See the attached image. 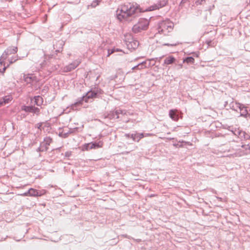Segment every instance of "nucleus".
<instances>
[{"mask_svg": "<svg viewBox=\"0 0 250 250\" xmlns=\"http://www.w3.org/2000/svg\"><path fill=\"white\" fill-rule=\"evenodd\" d=\"M167 3V1L162 0L154 4L145 9L141 8L136 3L126 2L121 5L116 11L117 18L120 21L123 20H127L130 17H135L139 16V13L147 11H151L163 7Z\"/></svg>", "mask_w": 250, "mask_h": 250, "instance_id": "1", "label": "nucleus"}, {"mask_svg": "<svg viewBox=\"0 0 250 250\" xmlns=\"http://www.w3.org/2000/svg\"><path fill=\"white\" fill-rule=\"evenodd\" d=\"M102 93V90L99 89H95L88 91L84 95L77 99V101L71 105L73 110H76L77 106L81 105L83 101L85 103L89 102L90 99L98 98L99 95Z\"/></svg>", "mask_w": 250, "mask_h": 250, "instance_id": "2", "label": "nucleus"}, {"mask_svg": "<svg viewBox=\"0 0 250 250\" xmlns=\"http://www.w3.org/2000/svg\"><path fill=\"white\" fill-rule=\"evenodd\" d=\"M173 27V23L169 20H167L160 21L158 23L157 29L158 33L167 35L172 31Z\"/></svg>", "mask_w": 250, "mask_h": 250, "instance_id": "3", "label": "nucleus"}, {"mask_svg": "<svg viewBox=\"0 0 250 250\" xmlns=\"http://www.w3.org/2000/svg\"><path fill=\"white\" fill-rule=\"evenodd\" d=\"M149 25V21L145 18H140L138 22L132 27V31L135 34L146 30Z\"/></svg>", "mask_w": 250, "mask_h": 250, "instance_id": "4", "label": "nucleus"}, {"mask_svg": "<svg viewBox=\"0 0 250 250\" xmlns=\"http://www.w3.org/2000/svg\"><path fill=\"white\" fill-rule=\"evenodd\" d=\"M103 146V143L101 141L99 142H91L89 143H86L84 144L82 146V150L83 151L84 150H89L91 149H97L100 148Z\"/></svg>", "mask_w": 250, "mask_h": 250, "instance_id": "5", "label": "nucleus"}, {"mask_svg": "<svg viewBox=\"0 0 250 250\" xmlns=\"http://www.w3.org/2000/svg\"><path fill=\"white\" fill-rule=\"evenodd\" d=\"M18 51V48L17 47H9L7 48L2 53L0 58V64L1 65H2L3 61L1 60H5L8 55L15 54L17 53Z\"/></svg>", "mask_w": 250, "mask_h": 250, "instance_id": "6", "label": "nucleus"}, {"mask_svg": "<svg viewBox=\"0 0 250 250\" xmlns=\"http://www.w3.org/2000/svg\"><path fill=\"white\" fill-rule=\"evenodd\" d=\"M46 191L44 189L37 190L33 188H30L28 190L29 196L39 197L44 195Z\"/></svg>", "mask_w": 250, "mask_h": 250, "instance_id": "7", "label": "nucleus"}, {"mask_svg": "<svg viewBox=\"0 0 250 250\" xmlns=\"http://www.w3.org/2000/svg\"><path fill=\"white\" fill-rule=\"evenodd\" d=\"M125 113L124 110L117 109L115 111L110 112L105 117L110 120L118 119L119 118V114H125Z\"/></svg>", "mask_w": 250, "mask_h": 250, "instance_id": "8", "label": "nucleus"}, {"mask_svg": "<svg viewBox=\"0 0 250 250\" xmlns=\"http://www.w3.org/2000/svg\"><path fill=\"white\" fill-rule=\"evenodd\" d=\"M80 62L75 61L62 69L63 72H68L75 69L80 64Z\"/></svg>", "mask_w": 250, "mask_h": 250, "instance_id": "9", "label": "nucleus"}, {"mask_svg": "<svg viewBox=\"0 0 250 250\" xmlns=\"http://www.w3.org/2000/svg\"><path fill=\"white\" fill-rule=\"evenodd\" d=\"M169 116L173 121H177L179 120V116L177 111L175 109H170L169 111Z\"/></svg>", "mask_w": 250, "mask_h": 250, "instance_id": "10", "label": "nucleus"}, {"mask_svg": "<svg viewBox=\"0 0 250 250\" xmlns=\"http://www.w3.org/2000/svg\"><path fill=\"white\" fill-rule=\"evenodd\" d=\"M139 42L137 40H133L126 43L127 46L129 49H136L139 46Z\"/></svg>", "mask_w": 250, "mask_h": 250, "instance_id": "11", "label": "nucleus"}, {"mask_svg": "<svg viewBox=\"0 0 250 250\" xmlns=\"http://www.w3.org/2000/svg\"><path fill=\"white\" fill-rule=\"evenodd\" d=\"M176 59L172 56L167 57L164 60L163 65L172 64L175 63Z\"/></svg>", "mask_w": 250, "mask_h": 250, "instance_id": "12", "label": "nucleus"}, {"mask_svg": "<svg viewBox=\"0 0 250 250\" xmlns=\"http://www.w3.org/2000/svg\"><path fill=\"white\" fill-rule=\"evenodd\" d=\"M144 137L143 133L131 134V138L132 139L133 141L138 142L141 139Z\"/></svg>", "mask_w": 250, "mask_h": 250, "instance_id": "13", "label": "nucleus"}, {"mask_svg": "<svg viewBox=\"0 0 250 250\" xmlns=\"http://www.w3.org/2000/svg\"><path fill=\"white\" fill-rule=\"evenodd\" d=\"M34 101L33 103L35 104L40 106L43 103V99L40 96H36L34 97L33 100H31L32 102Z\"/></svg>", "mask_w": 250, "mask_h": 250, "instance_id": "14", "label": "nucleus"}, {"mask_svg": "<svg viewBox=\"0 0 250 250\" xmlns=\"http://www.w3.org/2000/svg\"><path fill=\"white\" fill-rule=\"evenodd\" d=\"M239 107L240 110V114L241 116H245L247 115H249L248 110L247 109L246 107L244 106L243 105H241L240 104H238L237 105Z\"/></svg>", "mask_w": 250, "mask_h": 250, "instance_id": "15", "label": "nucleus"}, {"mask_svg": "<svg viewBox=\"0 0 250 250\" xmlns=\"http://www.w3.org/2000/svg\"><path fill=\"white\" fill-rule=\"evenodd\" d=\"M33 106H34L33 105H23L21 106V110L22 111H24L26 112L33 113Z\"/></svg>", "mask_w": 250, "mask_h": 250, "instance_id": "16", "label": "nucleus"}, {"mask_svg": "<svg viewBox=\"0 0 250 250\" xmlns=\"http://www.w3.org/2000/svg\"><path fill=\"white\" fill-rule=\"evenodd\" d=\"M2 102L5 104L9 103L12 100V97L10 95H7L4 96L2 98Z\"/></svg>", "mask_w": 250, "mask_h": 250, "instance_id": "17", "label": "nucleus"}, {"mask_svg": "<svg viewBox=\"0 0 250 250\" xmlns=\"http://www.w3.org/2000/svg\"><path fill=\"white\" fill-rule=\"evenodd\" d=\"M183 62L192 64L194 62V59L192 57H187L183 60Z\"/></svg>", "mask_w": 250, "mask_h": 250, "instance_id": "18", "label": "nucleus"}, {"mask_svg": "<svg viewBox=\"0 0 250 250\" xmlns=\"http://www.w3.org/2000/svg\"><path fill=\"white\" fill-rule=\"evenodd\" d=\"M23 79L24 81L28 83H31L32 81V79L29 74L24 75Z\"/></svg>", "mask_w": 250, "mask_h": 250, "instance_id": "19", "label": "nucleus"}, {"mask_svg": "<svg viewBox=\"0 0 250 250\" xmlns=\"http://www.w3.org/2000/svg\"><path fill=\"white\" fill-rule=\"evenodd\" d=\"M154 59H153V58L150 59V60H146V68L155 65V62H154L153 63H151V62H154Z\"/></svg>", "mask_w": 250, "mask_h": 250, "instance_id": "20", "label": "nucleus"}, {"mask_svg": "<svg viewBox=\"0 0 250 250\" xmlns=\"http://www.w3.org/2000/svg\"><path fill=\"white\" fill-rule=\"evenodd\" d=\"M101 0H94L91 3L90 6L92 8L96 7L98 5H99V3L101 2Z\"/></svg>", "mask_w": 250, "mask_h": 250, "instance_id": "21", "label": "nucleus"}, {"mask_svg": "<svg viewBox=\"0 0 250 250\" xmlns=\"http://www.w3.org/2000/svg\"><path fill=\"white\" fill-rule=\"evenodd\" d=\"M52 140L50 138H46L44 139V143H43V145H45V146L47 147L48 146H49L50 143L52 142Z\"/></svg>", "mask_w": 250, "mask_h": 250, "instance_id": "22", "label": "nucleus"}, {"mask_svg": "<svg viewBox=\"0 0 250 250\" xmlns=\"http://www.w3.org/2000/svg\"><path fill=\"white\" fill-rule=\"evenodd\" d=\"M60 67V65L59 64H56L54 65H53L51 66V67L50 68V71L51 72L55 71L57 70Z\"/></svg>", "mask_w": 250, "mask_h": 250, "instance_id": "23", "label": "nucleus"}, {"mask_svg": "<svg viewBox=\"0 0 250 250\" xmlns=\"http://www.w3.org/2000/svg\"><path fill=\"white\" fill-rule=\"evenodd\" d=\"M179 43H180L178 42H172L171 43H165L163 44V45H166V46H175L179 44Z\"/></svg>", "mask_w": 250, "mask_h": 250, "instance_id": "24", "label": "nucleus"}, {"mask_svg": "<svg viewBox=\"0 0 250 250\" xmlns=\"http://www.w3.org/2000/svg\"><path fill=\"white\" fill-rule=\"evenodd\" d=\"M47 149L48 147L46 146H45L44 149H43V147H42V145H41V146L37 149V151L38 152H43L47 151Z\"/></svg>", "mask_w": 250, "mask_h": 250, "instance_id": "25", "label": "nucleus"}, {"mask_svg": "<svg viewBox=\"0 0 250 250\" xmlns=\"http://www.w3.org/2000/svg\"><path fill=\"white\" fill-rule=\"evenodd\" d=\"M79 128L78 127H75L73 128H69L68 132H69V134L71 133H75L76 132L78 131Z\"/></svg>", "mask_w": 250, "mask_h": 250, "instance_id": "26", "label": "nucleus"}, {"mask_svg": "<svg viewBox=\"0 0 250 250\" xmlns=\"http://www.w3.org/2000/svg\"><path fill=\"white\" fill-rule=\"evenodd\" d=\"M146 61L140 63H139V65H140V69H144L145 68H146Z\"/></svg>", "mask_w": 250, "mask_h": 250, "instance_id": "27", "label": "nucleus"}, {"mask_svg": "<svg viewBox=\"0 0 250 250\" xmlns=\"http://www.w3.org/2000/svg\"><path fill=\"white\" fill-rule=\"evenodd\" d=\"M40 112V109L38 107H36L35 106H33V113H35L37 115L39 114Z\"/></svg>", "mask_w": 250, "mask_h": 250, "instance_id": "28", "label": "nucleus"}, {"mask_svg": "<svg viewBox=\"0 0 250 250\" xmlns=\"http://www.w3.org/2000/svg\"><path fill=\"white\" fill-rule=\"evenodd\" d=\"M115 52H116V50H115V48H112L110 50H108V55H107V56H109L110 54H113V53H114Z\"/></svg>", "mask_w": 250, "mask_h": 250, "instance_id": "29", "label": "nucleus"}, {"mask_svg": "<svg viewBox=\"0 0 250 250\" xmlns=\"http://www.w3.org/2000/svg\"><path fill=\"white\" fill-rule=\"evenodd\" d=\"M71 155H72L71 151H67L65 153L64 156L65 157L69 158L71 156Z\"/></svg>", "mask_w": 250, "mask_h": 250, "instance_id": "30", "label": "nucleus"}, {"mask_svg": "<svg viewBox=\"0 0 250 250\" xmlns=\"http://www.w3.org/2000/svg\"><path fill=\"white\" fill-rule=\"evenodd\" d=\"M188 1H189V0H182L180 3L179 7H182L183 5Z\"/></svg>", "mask_w": 250, "mask_h": 250, "instance_id": "31", "label": "nucleus"}, {"mask_svg": "<svg viewBox=\"0 0 250 250\" xmlns=\"http://www.w3.org/2000/svg\"><path fill=\"white\" fill-rule=\"evenodd\" d=\"M69 135V132H68V131L67 132H65L64 131H63V138H67Z\"/></svg>", "mask_w": 250, "mask_h": 250, "instance_id": "32", "label": "nucleus"}, {"mask_svg": "<svg viewBox=\"0 0 250 250\" xmlns=\"http://www.w3.org/2000/svg\"><path fill=\"white\" fill-rule=\"evenodd\" d=\"M17 59H15L14 58H12L10 60H9V64H12L14 62H15L17 61Z\"/></svg>", "mask_w": 250, "mask_h": 250, "instance_id": "33", "label": "nucleus"}, {"mask_svg": "<svg viewBox=\"0 0 250 250\" xmlns=\"http://www.w3.org/2000/svg\"><path fill=\"white\" fill-rule=\"evenodd\" d=\"M9 64H8L7 66H4V67L2 68V70H1V69H0V72L2 74L4 73L7 67L9 66Z\"/></svg>", "mask_w": 250, "mask_h": 250, "instance_id": "34", "label": "nucleus"}, {"mask_svg": "<svg viewBox=\"0 0 250 250\" xmlns=\"http://www.w3.org/2000/svg\"><path fill=\"white\" fill-rule=\"evenodd\" d=\"M164 57V56H163L162 57H159V58H154V61H158L159 62H160V61H161V60Z\"/></svg>", "mask_w": 250, "mask_h": 250, "instance_id": "35", "label": "nucleus"}, {"mask_svg": "<svg viewBox=\"0 0 250 250\" xmlns=\"http://www.w3.org/2000/svg\"><path fill=\"white\" fill-rule=\"evenodd\" d=\"M245 146H246V148H245L246 149H250V146H249V144H248L247 145H243L242 146V147H244V148H245Z\"/></svg>", "mask_w": 250, "mask_h": 250, "instance_id": "36", "label": "nucleus"}, {"mask_svg": "<svg viewBox=\"0 0 250 250\" xmlns=\"http://www.w3.org/2000/svg\"><path fill=\"white\" fill-rule=\"evenodd\" d=\"M139 68H140V65H139V64H138L133 66L132 68V70H134V69H140Z\"/></svg>", "mask_w": 250, "mask_h": 250, "instance_id": "37", "label": "nucleus"}, {"mask_svg": "<svg viewBox=\"0 0 250 250\" xmlns=\"http://www.w3.org/2000/svg\"><path fill=\"white\" fill-rule=\"evenodd\" d=\"M223 128L225 129H229V128L230 127V126H228V125H223Z\"/></svg>", "mask_w": 250, "mask_h": 250, "instance_id": "38", "label": "nucleus"}, {"mask_svg": "<svg viewBox=\"0 0 250 250\" xmlns=\"http://www.w3.org/2000/svg\"><path fill=\"white\" fill-rule=\"evenodd\" d=\"M131 134H129V133H126L125 134V136L127 138H131Z\"/></svg>", "mask_w": 250, "mask_h": 250, "instance_id": "39", "label": "nucleus"}, {"mask_svg": "<svg viewBox=\"0 0 250 250\" xmlns=\"http://www.w3.org/2000/svg\"><path fill=\"white\" fill-rule=\"evenodd\" d=\"M5 105V104L2 102V99H0V107Z\"/></svg>", "mask_w": 250, "mask_h": 250, "instance_id": "40", "label": "nucleus"}, {"mask_svg": "<svg viewBox=\"0 0 250 250\" xmlns=\"http://www.w3.org/2000/svg\"><path fill=\"white\" fill-rule=\"evenodd\" d=\"M21 195L23 196H29V193H28V191H27V192H25L23 193V194H21Z\"/></svg>", "mask_w": 250, "mask_h": 250, "instance_id": "41", "label": "nucleus"}, {"mask_svg": "<svg viewBox=\"0 0 250 250\" xmlns=\"http://www.w3.org/2000/svg\"><path fill=\"white\" fill-rule=\"evenodd\" d=\"M63 131L62 132L60 133L59 135V136L63 137Z\"/></svg>", "mask_w": 250, "mask_h": 250, "instance_id": "42", "label": "nucleus"}, {"mask_svg": "<svg viewBox=\"0 0 250 250\" xmlns=\"http://www.w3.org/2000/svg\"><path fill=\"white\" fill-rule=\"evenodd\" d=\"M211 43V41H208V42H207V44H208V45H210Z\"/></svg>", "mask_w": 250, "mask_h": 250, "instance_id": "43", "label": "nucleus"}, {"mask_svg": "<svg viewBox=\"0 0 250 250\" xmlns=\"http://www.w3.org/2000/svg\"><path fill=\"white\" fill-rule=\"evenodd\" d=\"M250 136L249 135H247L246 137H245V138L249 139Z\"/></svg>", "mask_w": 250, "mask_h": 250, "instance_id": "44", "label": "nucleus"}, {"mask_svg": "<svg viewBox=\"0 0 250 250\" xmlns=\"http://www.w3.org/2000/svg\"><path fill=\"white\" fill-rule=\"evenodd\" d=\"M115 50H116V51H117V52H119V51H121V50H120V49H118V48H117V49H115Z\"/></svg>", "mask_w": 250, "mask_h": 250, "instance_id": "45", "label": "nucleus"}, {"mask_svg": "<svg viewBox=\"0 0 250 250\" xmlns=\"http://www.w3.org/2000/svg\"><path fill=\"white\" fill-rule=\"evenodd\" d=\"M41 145H42V147H43V149H44L45 145H43V143Z\"/></svg>", "mask_w": 250, "mask_h": 250, "instance_id": "46", "label": "nucleus"}, {"mask_svg": "<svg viewBox=\"0 0 250 250\" xmlns=\"http://www.w3.org/2000/svg\"><path fill=\"white\" fill-rule=\"evenodd\" d=\"M60 51V50H56V52H59Z\"/></svg>", "mask_w": 250, "mask_h": 250, "instance_id": "47", "label": "nucleus"}, {"mask_svg": "<svg viewBox=\"0 0 250 250\" xmlns=\"http://www.w3.org/2000/svg\"><path fill=\"white\" fill-rule=\"evenodd\" d=\"M179 66L180 67V68H181L182 67V65L180 64V65H179Z\"/></svg>", "mask_w": 250, "mask_h": 250, "instance_id": "48", "label": "nucleus"}, {"mask_svg": "<svg viewBox=\"0 0 250 250\" xmlns=\"http://www.w3.org/2000/svg\"><path fill=\"white\" fill-rule=\"evenodd\" d=\"M42 92H45V90L43 89V90H42Z\"/></svg>", "mask_w": 250, "mask_h": 250, "instance_id": "49", "label": "nucleus"}, {"mask_svg": "<svg viewBox=\"0 0 250 250\" xmlns=\"http://www.w3.org/2000/svg\"><path fill=\"white\" fill-rule=\"evenodd\" d=\"M52 58V57H51V56H48V58H49H49Z\"/></svg>", "mask_w": 250, "mask_h": 250, "instance_id": "50", "label": "nucleus"}, {"mask_svg": "<svg viewBox=\"0 0 250 250\" xmlns=\"http://www.w3.org/2000/svg\"><path fill=\"white\" fill-rule=\"evenodd\" d=\"M45 59H47V56L46 55H45Z\"/></svg>", "mask_w": 250, "mask_h": 250, "instance_id": "51", "label": "nucleus"}, {"mask_svg": "<svg viewBox=\"0 0 250 250\" xmlns=\"http://www.w3.org/2000/svg\"><path fill=\"white\" fill-rule=\"evenodd\" d=\"M154 62L155 63V61ZM154 63V62H151V63Z\"/></svg>", "mask_w": 250, "mask_h": 250, "instance_id": "52", "label": "nucleus"}]
</instances>
